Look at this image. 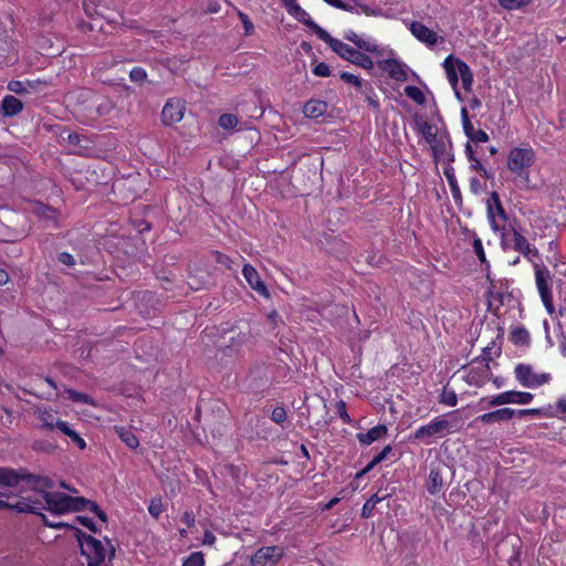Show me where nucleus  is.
Masks as SVG:
<instances>
[{
    "label": "nucleus",
    "mask_w": 566,
    "mask_h": 566,
    "mask_svg": "<svg viewBox=\"0 0 566 566\" xmlns=\"http://www.w3.org/2000/svg\"><path fill=\"white\" fill-rule=\"evenodd\" d=\"M325 43H327L331 49L342 59L360 66L365 70H373L374 62L373 60L365 53L352 48L350 45L342 42L340 40L334 39L329 33L325 35L323 39Z\"/></svg>",
    "instance_id": "f257e3e1"
},
{
    "label": "nucleus",
    "mask_w": 566,
    "mask_h": 566,
    "mask_svg": "<svg viewBox=\"0 0 566 566\" xmlns=\"http://www.w3.org/2000/svg\"><path fill=\"white\" fill-rule=\"evenodd\" d=\"M75 537L81 546V553L87 558L88 566H101L105 560V548L101 541L74 528Z\"/></svg>",
    "instance_id": "f03ea898"
},
{
    "label": "nucleus",
    "mask_w": 566,
    "mask_h": 566,
    "mask_svg": "<svg viewBox=\"0 0 566 566\" xmlns=\"http://www.w3.org/2000/svg\"><path fill=\"white\" fill-rule=\"evenodd\" d=\"M535 163V154L532 148H513L507 158V168L522 179L524 184L528 182V168Z\"/></svg>",
    "instance_id": "7ed1b4c3"
},
{
    "label": "nucleus",
    "mask_w": 566,
    "mask_h": 566,
    "mask_svg": "<svg viewBox=\"0 0 566 566\" xmlns=\"http://www.w3.org/2000/svg\"><path fill=\"white\" fill-rule=\"evenodd\" d=\"M533 397L531 392L511 390L501 392L492 398L483 397L479 401V406L484 409L509 403L526 405L532 401Z\"/></svg>",
    "instance_id": "20e7f679"
},
{
    "label": "nucleus",
    "mask_w": 566,
    "mask_h": 566,
    "mask_svg": "<svg viewBox=\"0 0 566 566\" xmlns=\"http://www.w3.org/2000/svg\"><path fill=\"white\" fill-rule=\"evenodd\" d=\"M516 380L526 388L539 387L551 380L547 373L536 374L533 367L527 364H518L514 369Z\"/></svg>",
    "instance_id": "39448f33"
},
{
    "label": "nucleus",
    "mask_w": 566,
    "mask_h": 566,
    "mask_svg": "<svg viewBox=\"0 0 566 566\" xmlns=\"http://www.w3.org/2000/svg\"><path fill=\"white\" fill-rule=\"evenodd\" d=\"M249 339V334L242 332L238 327L228 329L220 339L219 348L224 355H232L245 344Z\"/></svg>",
    "instance_id": "423d86ee"
},
{
    "label": "nucleus",
    "mask_w": 566,
    "mask_h": 566,
    "mask_svg": "<svg viewBox=\"0 0 566 566\" xmlns=\"http://www.w3.org/2000/svg\"><path fill=\"white\" fill-rule=\"evenodd\" d=\"M287 1L289 3H286L285 9L289 12V14L294 17L298 22L310 28L321 40L325 39V35L328 32L321 28L316 22H314L310 18L308 13L296 3V0Z\"/></svg>",
    "instance_id": "0eeeda50"
},
{
    "label": "nucleus",
    "mask_w": 566,
    "mask_h": 566,
    "mask_svg": "<svg viewBox=\"0 0 566 566\" xmlns=\"http://www.w3.org/2000/svg\"><path fill=\"white\" fill-rule=\"evenodd\" d=\"M42 497L46 503V510L61 515L70 512L72 496L62 492L42 491Z\"/></svg>",
    "instance_id": "6e6552de"
},
{
    "label": "nucleus",
    "mask_w": 566,
    "mask_h": 566,
    "mask_svg": "<svg viewBox=\"0 0 566 566\" xmlns=\"http://www.w3.org/2000/svg\"><path fill=\"white\" fill-rule=\"evenodd\" d=\"M283 556V548L280 546H265L259 548L251 557L252 566H275Z\"/></svg>",
    "instance_id": "1a4fd4ad"
},
{
    "label": "nucleus",
    "mask_w": 566,
    "mask_h": 566,
    "mask_svg": "<svg viewBox=\"0 0 566 566\" xmlns=\"http://www.w3.org/2000/svg\"><path fill=\"white\" fill-rule=\"evenodd\" d=\"M449 427H450L449 421L438 417V418L433 419L430 423L418 428L413 433V439L424 440L427 438H431V437L449 429Z\"/></svg>",
    "instance_id": "9d476101"
},
{
    "label": "nucleus",
    "mask_w": 566,
    "mask_h": 566,
    "mask_svg": "<svg viewBox=\"0 0 566 566\" xmlns=\"http://www.w3.org/2000/svg\"><path fill=\"white\" fill-rule=\"evenodd\" d=\"M329 6H333L337 9H342L349 12H356V13H365L366 15H379L380 9L379 8H371L367 4H363L356 0H350L349 2H343L340 0H324Z\"/></svg>",
    "instance_id": "9b49d317"
},
{
    "label": "nucleus",
    "mask_w": 566,
    "mask_h": 566,
    "mask_svg": "<svg viewBox=\"0 0 566 566\" xmlns=\"http://www.w3.org/2000/svg\"><path fill=\"white\" fill-rule=\"evenodd\" d=\"M242 274L251 289L256 291L263 297L270 298L271 294L265 283L261 280L258 271L251 264H245L243 266Z\"/></svg>",
    "instance_id": "f8f14e48"
},
{
    "label": "nucleus",
    "mask_w": 566,
    "mask_h": 566,
    "mask_svg": "<svg viewBox=\"0 0 566 566\" xmlns=\"http://www.w3.org/2000/svg\"><path fill=\"white\" fill-rule=\"evenodd\" d=\"M378 66L396 81L405 82L408 78L405 65L398 60H382L378 62Z\"/></svg>",
    "instance_id": "ddd939ff"
},
{
    "label": "nucleus",
    "mask_w": 566,
    "mask_h": 566,
    "mask_svg": "<svg viewBox=\"0 0 566 566\" xmlns=\"http://www.w3.org/2000/svg\"><path fill=\"white\" fill-rule=\"evenodd\" d=\"M515 416V410L511 408H502L494 411H490L483 413L475 418L476 422H482L484 424H491L494 422H504L510 421Z\"/></svg>",
    "instance_id": "4468645a"
},
{
    "label": "nucleus",
    "mask_w": 566,
    "mask_h": 566,
    "mask_svg": "<svg viewBox=\"0 0 566 566\" xmlns=\"http://www.w3.org/2000/svg\"><path fill=\"white\" fill-rule=\"evenodd\" d=\"M184 112L179 102L168 101L161 112V120L165 125H171L182 119Z\"/></svg>",
    "instance_id": "2eb2a0df"
},
{
    "label": "nucleus",
    "mask_w": 566,
    "mask_h": 566,
    "mask_svg": "<svg viewBox=\"0 0 566 566\" xmlns=\"http://www.w3.org/2000/svg\"><path fill=\"white\" fill-rule=\"evenodd\" d=\"M552 280L547 268L535 264V281L541 297L552 295L549 282Z\"/></svg>",
    "instance_id": "dca6fc26"
},
{
    "label": "nucleus",
    "mask_w": 566,
    "mask_h": 566,
    "mask_svg": "<svg viewBox=\"0 0 566 566\" xmlns=\"http://www.w3.org/2000/svg\"><path fill=\"white\" fill-rule=\"evenodd\" d=\"M411 33L421 42H424L429 45H433L438 41L437 33L431 29L427 28L424 24L418 21H413L410 24Z\"/></svg>",
    "instance_id": "f3484780"
},
{
    "label": "nucleus",
    "mask_w": 566,
    "mask_h": 566,
    "mask_svg": "<svg viewBox=\"0 0 566 566\" xmlns=\"http://www.w3.org/2000/svg\"><path fill=\"white\" fill-rule=\"evenodd\" d=\"M457 60L453 55H449L444 62L443 67L447 73L448 81L450 82L451 86L453 87L455 95L458 98H461L460 92L458 91V82H459V71L457 66Z\"/></svg>",
    "instance_id": "a211bd4d"
},
{
    "label": "nucleus",
    "mask_w": 566,
    "mask_h": 566,
    "mask_svg": "<svg viewBox=\"0 0 566 566\" xmlns=\"http://www.w3.org/2000/svg\"><path fill=\"white\" fill-rule=\"evenodd\" d=\"M0 497H9V494L0 492ZM0 510H13L19 513L39 514L38 506L31 505L25 501H18L17 503L11 504L0 499Z\"/></svg>",
    "instance_id": "6ab92c4d"
},
{
    "label": "nucleus",
    "mask_w": 566,
    "mask_h": 566,
    "mask_svg": "<svg viewBox=\"0 0 566 566\" xmlns=\"http://www.w3.org/2000/svg\"><path fill=\"white\" fill-rule=\"evenodd\" d=\"M328 105L321 99H311L303 106V113L306 117L318 118L327 112Z\"/></svg>",
    "instance_id": "aec40b11"
},
{
    "label": "nucleus",
    "mask_w": 566,
    "mask_h": 566,
    "mask_svg": "<svg viewBox=\"0 0 566 566\" xmlns=\"http://www.w3.org/2000/svg\"><path fill=\"white\" fill-rule=\"evenodd\" d=\"M387 433V427L385 424H378L371 429H369L367 432L358 433L357 439L360 443L369 446L373 442L381 439Z\"/></svg>",
    "instance_id": "412c9836"
},
{
    "label": "nucleus",
    "mask_w": 566,
    "mask_h": 566,
    "mask_svg": "<svg viewBox=\"0 0 566 566\" xmlns=\"http://www.w3.org/2000/svg\"><path fill=\"white\" fill-rule=\"evenodd\" d=\"M1 108L6 116H14L22 111L23 104L19 98L7 95L1 102Z\"/></svg>",
    "instance_id": "4be33fe9"
},
{
    "label": "nucleus",
    "mask_w": 566,
    "mask_h": 566,
    "mask_svg": "<svg viewBox=\"0 0 566 566\" xmlns=\"http://www.w3.org/2000/svg\"><path fill=\"white\" fill-rule=\"evenodd\" d=\"M513 237H514V249L521 253H523L525 256H537L538 252L536 249H531V245L527 241V239L522 235L520 232H517L515 229H513Z\"/></svg>",
    "instance_id": "5701e85b"
},
{
    "label": "nucleus",
    "mask_w": 566,
    "mask_h": 566,
    "mask_svg": "<svg viewBox=\"0 0 566 566\" xmlns=\"http://www.w3.org/2000/svg\"><path fill=\"white\" fill-rule=\"evenodd\" d=\"M444 176L448 180V184L450 186V190H451V193H452V197L454 199V201L457 203H461L462 202V195H461V190H460V187L458 185V181H457V178H455V175H454V168L451 166V165H447L444 167Z\"/></svg>",
    "instance_id": "b1692460"
},
{
    "label": "nucleus",
    "mask_w": 566,
    "mask_h": 566,
    "mask_svg": "<svg viewBox=\"0 0 566 566\" xmlns=\"http://www.w3.org/2000/svg\"><path fill=\"white\" fill-rule=\"evenodd\" d=\"M19 470L0 467V486H17L19 484Z\"/></svg>",
    "instance_id": "393cba45"
},
{
    "label": "nucleus",
    "mask_w": 566,
    "mask_h": 566,
    "mask_svg": "<svg viewBox=\"0 0 566 566\" xmlns=\"http://www.w3.org/2000/svg\"><path fill=\"white\" fill-rule=\"evenodd\" d=\"M457 66L459 71V75L462 81V86L465 91H470L473 83V73L470 70L469 65L462 60H457Z\"/></svg>",
    "instance_id": "a878e982"
},
{
    "label": "nucleus",
    "mask_w": 566,
    "mask_h": 566,
    "mask_svg": "<svg viewBox=\"0 0 566 566\" xmlns=\"http://www.w3.org/2000/svg\"><path fill=\"white\" fill-rule=\"evenodd\" d=\"M115 431L120 440L130 449H137L139 447V440L130 429L124 427H115Z\"/></svg>",
    "instance_id": "bb28decb"
},
{
    "label": "nucleus",
    "mask_w": 566,
    "mask_h": 566,
    "mask_svg": "<svg viewBox=\"0 0 566 566\" xmlns=\"http://www.w3.org/2000/svg\"><path fill=\"white\" fill-rule=\"evenodd\" d=\"M57 429L63 432L65 436H67L73 443H75L81 450H84L86 448V442L80 434L74 431L66 421L63 423H57Z\"/></svg>",
    "instance_id": "cd10ccee"
},
{
    "label": "nucleus",
    "mask_w": 566,
    "mask_h": 566,
    "mask_svg": "<svg viewBox=\"0 0 566 566\" xmlns=\"http://www.w3.org/2000/svg\"><path fill=\"white\" fill-rule=\"evenodd\" d=\"M34 213L43 220L56 221L59 211L50 206L43 205L41 202L36 203L34 207Z\"/></svg>",
    "instance_id": "c85d7f7f"
},
{
    "label": "nucleus",
    "mask_w": 566,
    "mask_h": 566,
    "mask_svg": "<svg viewBox=\"0 0 566 566\" xmlns=\"http://www.w3.org/2000/svg\"><path fill=\"white\" fill-rule=\"evenodd\" d=\"M443 486V480L440 472L436 469H432L429 474V480L427 484V490L430 494H437L441 491Z\"/></svg>",
    "instance_id": "c756f323"
},
{
    "label": "nucleus",
    "mask_w": 566,
    "mask_h": 566,
    "mask_svg": "<svg viewBox=\"0 0 566 566\" xmlns=\"http://www.w3.org/2000/svg\"><path fill=\"white\" fill-rule=\"evenodd\" d=\"M391 451V446H386L359 473H357L356 478H361L373 470L377 464L382 462Z\"/></svg>",
    "instance_id": "7c9ffc66"
},
{
    "label": "nucleus",
    "mask_w": 566,
    "mask_h": 566,
    "mask_svg": "<svg viewBox=\"0 0 566 566\" xmlns=\"http://www.w3.org/2000/svg\"><path fill=\"white\" fill-rule=\"evenodd\" d=\"M14 43L7 35L0 34V62L10 61L11 53L14 52Z\"/></svg>",
    "instance_id": "2f4dec72"
},
{
    "label": "nucleus",
    "mask_w": 566,
    "mask_h": 566,
    "mask_svg": "<svg viewBox=\"0 0 566 566\" xmlns=\"http://www.w3.org/2000/svg\"><path fill=\"white\" fill-rule=\"evenodd\" d=\"M511 340L515 345L527 346L531 342L530 333L523 326L516 327L511 332Z\"/></svg>",
    "instance_id": "473e14b6"
},
{
    "label": "nucleus",
    "mask_w": 566,
    "mask_h": 566,
    "mask_svg": "<svg viewBox=\"0 0 566 566\" xmlns=\"http://www.w3.org/2000/svg\"><path fill=\"white\" fill-rule=\"evenodd\" d=\"M419 130L428 144L434 143V140L438 138L437 127L427 120H423L419 124Z\"/></svg>",
    "instance_id": "72a5a7b5"
},
{
    "label": "nucleus",
    "mask_w": 566,
    "mask_h": 566,
    "mask_svg": "<svg viewBox=\"0 0 566 566\" xmlns=\"http://www.w3.org/2000/svg\"><path fill=\"white\" fill-rule=\"evenodd\" d=\"M486 206L488 207H493V211L495 212V214H497L499 217H501L502 219H506L507 216H506V212L502 206V202L500 200V196L496 191H492L490 193V197L486 201Z\"/></svg>",
    "instance_id": "f704fd0d"
},
{
    "label": "nucleus",
    "mask_w": 566,
    "mask_h": 566,
    "mask_svg": "<svg viewBox=\"0 0 566 566\" xmlns=\"http://www.w3.org/2000/svg\"><path fill=\"white\" fill-rule=\"evenodd\" d=\"M40 420L43 422V427L46 430L57 429V423H63V420L55 419L54 415L51 411H42L39 416Z\"/></svg>",
    "instance_id": "c9c22d12"
},
{
    "label": "nucleus",
    "mask_w": 566,
    "mask_h": 566,
    "mask_svg": "<svg viewBox=\"0 0 566 566\" xmlns=\"http://www.w3.org/2000/svg\"><path fill=\"white\" fill-rule=\"evenodd\" d=\"M405 94L410 98L412 99L413 102H416L417 104L419 105H422L424 104L426 102V97H424V94L422 93V91L417 87V86H413V85H408L405 87Z\"/></svg>",
    "instance_id": "e433bc0d"
},
{
    "label": "nucleus",
    "mask_w": 566,
    "mask_h": 566,
    "mask_svg": "<svg viewBox=\"0 0 566 566\" xmlns=\"http://www.w3.org/2000/svg\"><path fill=\"white\" fill-rule=\"evenodd\" d=\"M65 394L67 395L69 399H71L72 401H75V402H82V403H86V405H94V401L93 399L86 395V394H83V392H78L74 389H65Z\"/></svg>",
    "instance_id": "4c0bfd02"
},
{
    "label": "nucleus",
    "mask_w": 566,
    "mask_h": 566,
    "mask_svg": "<svg viewBox=\"0 0 566 566\" xmlns=\"http://www.w3.org/2000/svg\"><path fill=\"white\" fill-rule=\"evenodd\" d=\"M429 145L436 160L442 158L447 153V143L442 138H437L434 143H430Z\"/></svg>",
    "instance_id": "58836bf2"
},
{
    "label": "nucleus",
    "mask_w": 566,
    "mask_h": 566,
    "mask_svg": "<svg viewBox=\"0 0 566 566\" xmlns=\"http://www.w3.org/2000/svg\"><path fill=\"white\" fill-rule=\"evenodd\" d=\"M380 501H381V499L377 494H374L371 497H369L365 502V504L361 509V517H364V518L370 517L373 514V511L375 510L376 504Z\"/></svg>",
    "instance_id": "ea45409f"
},
{
    "label": "nucleus",
    "mask_w": 566,
    "mask_h": 566,
    "mask_svg": "<svg viewBox=\"0 0 566 566\" xmlns=\"http://www.w3.org/2000/svg\"><path fill=\"white\" fill-rule=\"evenodd\" d=\"M239 123V119L233 114H223L219 117L218 124L223 129H232L234 128Z\"/></svg>",
    "instance_id": "a19ab883"
},
{
    "label": "nucleus",
    "mask_w": 566,
    "mask_h": 566,
    "mask_svg": "<svg viewBox=\"0 0 566 566\" xmlns=\"http://www.w3.org/2000/svg\"><path fill=\"white\" fill-rule=\"evenodd\" d=\"M19 482L21 481H25L28 483H32L33 486H32V490L36 491V492H40L42 494V491L43 490H40L36 484L39 482V479H40V475H35V474H31V473H28L27 470L24 469H21L19 470Z\"/></svg>",
    "instance_id": "79ce46f5"
},
{
    "label": "nucleus",
    "mask_w": 566,
    "mask_h": 566,
    "mask_svg": "<svg viewBox=\"0 0 566 566\" xmlns=\"http://www.w3.org/2000/svg\"><path fill=\"white\" fill-rule=\"evenodd\" d=\"M356 46L365 52L381 54L380 51L378 50V45L374 41L364 40L360 36L356 43Z\"/></svg>",
    "instance_id": "37998d69"
},
{
    "label": "nucleus",
    "mask_w": 566,
    "mask_h": 566,
    "mask_svg": "<svg viewBox=\"0 0 566 566\" xmlns=\"http://www.w3.org/2000/svg\"><path fill=\"white\" fill-rule=\"evenodd\" d=\"M88 501H90L88 499L83 497V496H75V497L72 496L70 512L86 511Z\"/></svg>",
    "instance_id": "c03bdc74"
},
{
    "label": "nucleus",
    "mask_w": 566,
    "mask_h": 566,
    "mask_svg": "<svg viewBox=\"0 0 566 566\" xmlns=\"http://www.w3.org/2000/svg\"><path fill=\"white\" fill-rule=\"evenodd\" d=\"M205 557L201 552L191 553L184 562V566H203Z\"/></svg>",
    "instance_id": "a18cd8bd"
},
{
    "label": "nucleus",
    "mask_w": 566,
    "mask_h": 566,
    "mask_svg": "<svg viewBox=\"0 0 566 566\" xmlns=\"http://www.w3.org/2000/svg\"><path fill=\"white\" fill-rule=\"evenodd\" d=\"M38 515H40L42 517V521H43L44 525H46L48 527L55 528V530L66 528V530H73V531L75 528L73 525H70V524L64 523V522H53V521H50L48 518V516L44 515L43 513L39 512Z\"/></svg>",
    "instance_id": "49530a36"
},
{
    "label": "nucleus",
    "mask_w": 566,
    "mask_h": 566,
    "mask_svg": "<svg viewBox=\"0 0 566 566\" xmlns=\"http://www.w3.org/2000/svg\"><path fill=\"white\" fill-rule=\"evenodd\" d=\"M532 0H499V3L507 10L520 9L527 6Z\"/></svg>",
    "instance_id": "de8ad7c7"
},
{
    "label": "nucleus",
    "mask_w": 566,
    "mask_h": 566,
    "mask_svg": "<svg viewBox=\"0 0 566 566\" xmlns=\"http://www.w3.org/2000/svg\"><path fill=\"white\" fill-rule=\"evenodd\" d=\"M440 401L447 406L454 407L458 402V398L453 390L444 388L440 396Z\"/></svg>",
    "instance_id": "09e8293b"
},
{
    "label": "nucleus",
    "mask_w": 566,
    "mask_h": 566,
    "mask_svg": "<svg viewBox=\"0 0 566 566\" xmlns=\"http://www.w3.org/2000/svg\"><path fill=\"white\" fill-rule=\"evenodd\" d=\"M164 511V504L161 499H153L148 506V512L155 518H158Z\"/></svg>",
    "instance_id": "8fccbe9b"
},
{
    "label": "nucleus",
    "mask_w": 566,
    "mask_h": 566,
    "mask_svg": "<svg viewBox=\"0 0 566 566\" xmlns=\"http://www.w3.org/2000/svg\"><path fill=\"white\" fill-rule=\"evenodd\" d=\"M25 81H11L8 84V90L18 94V95H25L28 94Z\"/></svg>",
    "instance_id": "3c124183"
},
{
    "label": "nucleus",
    "mask_w": 566,
    "mask_h": 566,
    "mask_svg": "<svg viewBox=\"0 0 566 566\" xmlns=\"http://www.w3.org/2000/svg\"><path fill=\"white\" fill-rule=\"evenodd\" d=\"M467 137L472 140V142H476V143H486L489 140V135L482 130V129H474V127L472 126V130L471 133L469 134H465Z\"/></svg>",
    "instance_id": "603ef678"
},
{
    "label": "nucleus",
    "mask_w": 566,
    "mask_h": 566,
    "mask_svg": "<svg viewBox=\"0 0 566 566\" xmlns=\"http://www.w3.org/2000/svg\"><path fill=\"white\" fill-rule=\"evenodd\" d=\"M472 247H473V251L476 254L480 262L488 263L486 256H485V253L483 250L482 241L475 234H474Z\"/></svg>",
    "instance_id": "864d4df0"
},
{
    "label": "nucleus",
    "mask_w": 566,
    "mask_h": 566,
    "mask_svg": "<svg viewBox=\"0 0 566 566\" xmlns=\"http://www.w3.org/2000/svg\"><path fill=\"white\" fill-rule=\"evenodd\" d=\"M286 411L283 407H275L271 413V420L277 424H282L286 420Z\"/></svg>",
    "instance_id": "5fc2aeb1"
},
{
    "label": "nucleus",
    "mask_w": 566,
    "mask_h": 566,
    "mask_svg": "<svg viewBox=\"0 0 566 566\" xmlns=\"http://www.w3.org/2000/svg\"><path fill=\"white\" fill-rule=\"evenodd\" d=\"M147 77V73L143 67H134L129 73V78L135 83H143Z\"/></svg>",
    "instance_id": "6e6d98bb"
},
{
    "label": "nucleus",
    "mask_w": 566,
    "mask_h": 566,
    "mask_svg": "<svg viewBox=\"0 0 566 566\" xmlns=\"http://www.w3.org/2000/svg\"><path fill=\"white\" fill-rule=\"evenodd\" d=\"M339 76L344 82L353 84L357 88H360L363 86V81L352 73L342 72Z\"/></svg>",
    "instance_id": "4d7b16f0"
},
{
    "label": "nucleus",
    "mask_w": 566,
    "mask_h": 566,
    "mask_svg": "<svg viewBox=\"0 0 566 566\" xmlns=\"http://www.w3.org/2000/svg\"><path fill=\"white\" fill-rule=\"evenodd\" d=\"M25 84H29V85H27L28 94L31 93L32 91L39 92L46 87V82L41 81V80H32V81L28 80V81H25Z\"/></svg>",
    "instance_id": "13d9d810"
},
{
    "label": "nucleus",
    "mask_w": 566,
    "mask_h": 566,
    "mask_svg": "<svg viewBox=\"0 0 566 566\" xmlns=\"http://www.w3.org/2000/svg\"><path fill=\"white\" fill-rule=\"evenodd\" d=\"M238 15H239V18H240V20H241V22L243 24L245 34L247 35H251L253 33V31H254L253 23L251 22L249 17L245 13L241 12V11L238 12Z\"/></svg>",
    "instance_id": "bf43d9fd"
},
{
    "label": "nucleus",
    "mask_w": 566,
    "mask_h": 566,
    "mask_svg": "<svg viewBox=\"0 0 566 566\" xmlns=\"http://www.w3.org/2000/svg\"><path fill=\"white\" fill-rule=\"evenodd\" d=\"M527 415H531V416H541V415H548L546 412V409L544 408H534V409H523V410H515V416L517 417H524V416H527Z\"/></svg>",
    "instance_id": "052dcab7"
},
{
    "label": "nucleus",
    "mask_w": 566,
    "mask_h": 566,
    "mask_svg": "<svg viewBox=\"0 0 566 566\" xmlns=\"http://www.w3.org/2000/svg\"><path fill=\"white\" fill-rule=\"evenodd\" d=\"M313 73L319 77H327L331 75V70L326 63L321 62L317 65H315V67L313 69Z\"/></svg>",
    "instance_id": "680f3d73"
},
{
    "label": "nucleus",
    "mask_w": 566,
    "mask_h": 566,
    "mask_svg": "<svg viewBox=\"0 0 566 566\" xmlns=\"http://www.w3.org/2000/svg\"><path fill=\"white\" fill-rule=\"evenodd\" d=\"M336 410L340 417V419L345 422V423H349L350 422V417L349 415L347 413L346 411V403L343 401V400H339L337 401L336 403Z\"/></svg>",
    "instance_id": "e2e57ef3"
},
{
    "label": "nucleus",
    "mask_w": 566,
    "mask_h": 566,
    "mask_svg": "<svg viewBox=\"0 0 566 566\" xmlns=\"http://www.w3.org/2000/svg\"><path fill=\"white\" fill-rule=\"evenodd\" d=\"M76 520L78 521V523L81 525L85 526L91 532H93V533L97 532V527H96L95 523L90 517L78 515V516H76Z\"/></svg>",
    "instance_id": "0e129e2a"
},
{
    "label": "nucleus",
    "mask_w": 566,
    "mask_h": 566,
    "mask_svg": "<svg viewBox=\"0 0 566 566\" xmlns=\"http://www.w3.org/2000/svg\"><path fill=\"white\" fill-rule=\"evenodd\" d=\"M57 260L60 263L67 265V266H74L75 265V259L72 254L67 252H61L57 255Z\"/></svg>",
    "instance_id": "69168bd1"
},
{
    "label": "nucleus",
    "mask_w": 566,
    "mask_h": 566,
    "mask_svg": "<svg viewBox=\"0 0 566 566\" xmlns=\"http://www.w3.org/2000/svg\"><path fill=\"white\" fill-rule=\"evenodd\" d=\"M461 117H462V124H463V130L465 134L471 133L472 130V123L469 118V113L465 107L461 109Z\"/></svg>",
    "instance_id": "338daca9"
},
{
    "label": "nucleus",
    "mask_w": 566,
    "mask_h": 566,
    "mask_svg": "<svg viewBox=\"0 0 566 566\" xmlns=\"http://www.w3.org/2000/svg\"><path fill=\"white\" fill-rule=\"evenodd\" d=\"M36 486L40 490H45L46 491V489H52L54 486V482H53L52 479H50L48 476L40 475V479H39V482H38Z\"/></svg>",
    "instance_id": "774afa93"
}]
</instances>
